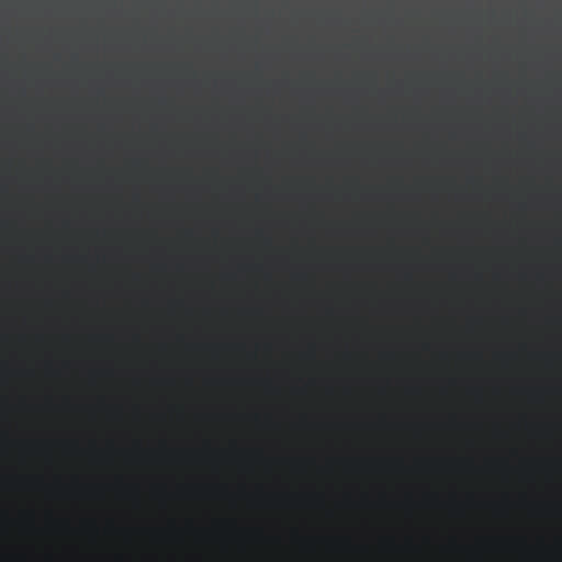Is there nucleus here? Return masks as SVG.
I'll use <instances>...</instances> for the list:
<instances>
[{
  "mask_svg": "<svg viewBox=\"0 0 562 562\" xmlns=\"http://www.w3.org/2000/svg\"><path fill=\"white\" fill-rule=\"evenodd\" d=\"M186 35H187V36H190L191 34H190V33H187Z\"/></svg>",
  "mask_w": 562,
  "mask_h": 562,
  "instance_id": "nucleus-1",
  "label": "nucleus"
},
{
  "mask_svg": "<svg viewBox=\"0 0 562 562\" xmlns=\"http://www.w3.org/2000/svg\"><path fill=\"white\" fill-rule=\"evenodd\" d=\"M212 35H213V36H216L217 34H216V33H213Z\"/></svg>",
  "mask_w": 562,
  "mask_h": 562,
  "instance_id": "nucleus-2",
  "label": "nucleus"
},
{
  "mask_svg": "<svg viewBox=\"0 0 562 562\" xmlns=\"http://www.w3.org/2000/svg\"><path fill=\"white\" fill-rule=\"evenodd\" d=\"M238 35H239V36H243L244 34H243V33H239Z\"/></svg>",
  "mask_w": 562,
  "mask_h": 562,
  "instance_id": "nucleus-3",
  "label": "nucleus"
},
{
  "mask_svg": "<svg viewBox=\"0 0 562 562\" xmlns=\"http://www.w3.org/2000/svg\"><path fill=\"white\" fill-rule=\"evenodd\" d=\"M255 35H256V36H259L260 34H259V33H256Z\"/></svg>",
  "mask_w": 562,
  "mask_h": 562,
  "instance_id": "nucleus-4",
  "label": "nucleus"
},
{
  "mask_svg": "<svg viewBox=\"0 0 562 562\" xmlns=\"http://www.w3.org/2000/svg\"><path fill=\"white\" fill-rule=\"evenodd\" d=\"M411 35H412V36H415L416 34H415V33H412Z\"/></svg>",
  "mask_w": 562,
  "mask_h": 562,
  "instance_id": "nucleus-5",
  "label": "nucleus"
}]
</instances>
